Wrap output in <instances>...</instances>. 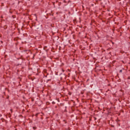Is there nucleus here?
I'll list each match as a JSON object with an SVG mask.
<instances>
[{
  "instance_id": "obj_1",
  "label": "nucleus",
  "mask_w": 130,
  "mask_h": 130,
  "mask_svg": "<svg viewBox=\"0 0 130 130\" xmlns=\"http://www.w3.org/2000/svg\"><path fill=\"white\" fill-rule=\"evenodd\" d=\"M122 70H120V73H122Z\"/></svg>"
},
{
  "instance_id": "obj_2",
  "label": "nucleus",
  "mask_w": 130,
  "mask_h": 130,
  "mask_svg": "<svg viewBox=\"0 0 130 130\" xmlns=\"http://www.w3.org/2000/svg\"><path fill=\"white\" fill-rule=\"evenodd\" d=\"M34 129H35V127H34Z\"/></svg>"
}]
</instances>
